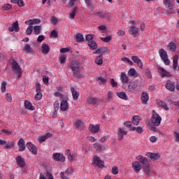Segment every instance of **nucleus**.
<instances>
[{
  "instance_id": "obj_1",
  "label": "nucleus",
  "mask_w": 179,
  "mask_h": 179,
  "mask_svg": "<svg viewBox=\"0 0 179 179\" xmlns=\"http://www.w3.org/2000/svg\"><path fill=\"white\" fill-rule=\"evenodd\" d=\"M70 68L73 71V77L76 78V79H80L82 78V75H80V64L79 62L72 61L70 63Z\"/></svg>"
},
{
  "instance_id": "obj_2",
  "label": "nucleus",
  "mask_w": 179,
  "mask_h": 179,
  "mask_svg": "<svg viewBox=\"0 0 179 179\" xmlns=\"http://www.w3.org/2000/svg\"><path fill=\"white\" fill-rule=\"evenodd\" d=\"M138 160L140 162V164H141V168L143 169L144 173L149 176L150 173V164H149V161L146 159V158L143 157L142 155H138L137 157Z\"/></svg>"
},
{
  "instance_id": "obj_3",
  "label": "nucleus",
  "mask_w": 179,
  "mask_h": 179,
  "mask_svg": "<svg viewBox=\"0 0 179 179\" xmlns=\"http://www.w3.org/2000/svg\"><path fill=\"white\" fill-rule=\"evenodd\" d=\"M12 71L16 76H17L18 79L22 78V75H23V72L22 71V68L19 66V64L17 62H13L12 63Z\"/></svg>"
},
{
  "instance_id": "obj_4",
  "label": "nucleus",
  "mask_w": 179,
  "mask_h": 179,
  "mask_svg": "<svg viewBox=\"0 0 179 179\" xmlns=\"http://www.w3.org/2000/svg\"><path fill=\"white\" fill-rule=\"evenodd\" d=\"M159 54L164 64L165 65H170V60L169 59V55H167V52H166L164 49H159Z\"/></svg>"
},
{
  "instance_id": "obj_5",
  "label": "nucleus",
  "mask_w": 179,
  "mask_h": 179,
  "mask_svg": "<svg viewBox=\"0 0 179 179\" xmlns=\"http://www.w3.org/2000/svg\"><path fill=\"white\" fill-rule=\"evenodd\" d=\"M164 5L169 9L166 11V15H171L173 13V9H174V0H164Z\"/></svg>"
},
{
  "instance_id": "obj_6",
  "label": "nucleus",
  "mask_w": 179,
  "mask_h": 179,
  "mask_svg": "<svg viewBox=\"0 0 179 179\" xmlns=\"http://www.w3.org/2000/svg\"><path fill=\"white\" fill-rule=\"evenodd\" d=\"M151 122L155 127H159L162 122V117H160L157 113L153 114L151 117Z\"/></svg>"
},
{
  "instance_id": "obj_7",
  "label": "nucleus",
  "mask_w": 179,
  "mask_h": 179,
  "mask_svg": "<svg viewBox=\"0 0 179 179\" xmlns=\"http://www.w3.org/2000/svg\"><path fill=\"white\" fill-rule=\"evenodd\" d=\"M36 94L35 95V100H41L43 98V94L41 93V85L39 83L36 84Z\"/></svg>"
},
{
  "instance_id": "obj_8",
  "label": "nucleus",
  "mask_w": 179,
  "mask_h": 179,
  "mask_svg": "<svg viewBox=\"0 0 179 179\" xmlns=\"http://www.w3.org/2000/svg\"><path fill=\"white\" fill-rule=\"evenodd\" d=\"M92 164L94 166H96V167H99V169H103L104 167V162L100 159V157L95 156L93 158Z\"/></svg>"
},
{
  "instance_id": "obj_9",
  "label": "nucleus",
  "mask_w": 179,
  "mask_h": 179,
  "mask_svg": "<svg viewBox=\"0 0 179 179\" xmlns=\"http://www.w3.org/2000/svg\"><path fill=\"white\" fill-rule=\"evenodd\" d=\"M69 108V106L68 105V97L66 96L64 99H62L60 103V110L62 111H66Z\"/></svg>"
},
{
  "instance_id": "obj_10",
  "label": "nucleus",
  "mask_w": 179,
  "mask_h": 179,
  "mask_svg": "<svg viewBox=\"0 0 179 179\" xmlns=\"http://www.w3.org/2000/svg\"><path fill=\"white\" fill-rule=\"evenodd\" d=\"M141 89V85H139V83L138 82H133L128 86V90L129 92H134V90H139Z\"/></svg>"
},
{
  "instance_id": "obj_11",
  "label": "nucleus",
  "mask_w": 179,
  "mask_h": 179,
  "mask_svg": "<svg viewBox=\"0 0 179 179\" xmlns=\"http://www.w3.org/2000/svg\"><path fill=\"white\" fill-rule=\"evenodd\" d=\"M157 69H158L159 73L162 75V78H164V77L170 78V76H171V74L170 73V72L166 71L164 68L158 66Z\"/></svg>"
},
{
  "instance_id": "obj_12",
  "label": "nucleus",
  "mask_w": 179,
  "mask_h": 179,
  "mask_svg": "<svg viewBox=\"0 0 179 179\" xmlns=\"http://www.w3.org/2000/svg\"><path fill=\"white\" fill-rule=\"evenodd\" d=\"M53 159L54 160H56V162H61V163H64V162H65V156L59 153H54Z\"/></svg>"
},
{
  "instance_id": "obj_13",
  "label": "nucleus",
  "mask_w": 179,
  "mask_h": 179,
  "mask_svg": "<svg viewBox=\"0 0 179 179\" xmlns=\"http://www.w3.org/2000/svg\"><path fill=\"white\" fill-rule=\"evenodd\" d=\"M131 59H132L134 63L136 64L138 67L141 69L143 68V63H142V60H141L138 56H131Z\"/></svg>"
},
{
  "instance_id": "obj_14",
  "label": "nucleus",
  "mask_w": 179,
  "mask_h": 179,
  "mask_svg": "<svg viewBox=\"0 0 179 179\" xmlns=\"http://www.w3.org/2000/svg\"><path fill=\"white\" fill-rule=\"evenodd\" d=\"M27 147L32 155H37V147L31 142L27 143Z\"/></svg>"
},
{
  "instance_id": "obj_15",
  "label": "nucleus",
  "mask_w": 179,
  "mask_h": 179,
  "mask_svg": "<svg viewBox=\"0 0 179 179\" xmlns=\"http://www.w3.org/2000/svg\"><path fill=\"white\" fill-rule=\"evenodd\" d=\"M87 102L88 104H92V106H94V104H99L100 103V99H99V98L89 96L87 99Z\"/></svg>"
},
{
  "instance_id": "obj_16",
  "label": "nucleus",
  "mask_w": 179,
  "mask_h": 179,
  "mask_svg": "<svg viewBox=\"0 0 179 179\" xmlns=\"http://www.w3.org/2000/svg\"><path fill=\"white\" fill-rule=\"evenodd\" d=\"M16 162L21 169H23L24 166H26V162H24V159H23L22 156H18L16 157Z\"/></svg>"
},
{
  "instance_id": "obj_17",
  "label": "nucleus",
  "mask_w": 179,
  "mask_h": 179,
  "mask_svg": "<svg viewBox=\"0 0 179 179\" xmlns=\"http://www.w3.org/2000/svg\"><path fill=\"white\" fill-rule=\"evenodd\" d=\"M49 138H52V135L51 133L48 132L44 136L39 137L38 142H39V143H43V142H45Z\"/></svg>"
},
{
  "instance_id": "obj_18",
  "label": "nucleus",
  "mask_w": 179,
  "mask_h": 179,
  "mask_svg": "<svg viewBox=\"0 0 179 179\" xmlns=\"http://www.w3.org/2000/svg\"><path fill=\"white\" fill-rule=\"evenodd\" d=\"M166 88L170 92H174L176 90L175 83L171 80H168L166 85Z\"/></svg>"
},
{
  "instance_id": "obj_19",
  "label": "nucleus",
  "mask_w": 179,
  "mask_h": 179,
  "mask_svg": "<svg viewBox=\"0 0 179 179\" xmlns=\"http://www.w3.org/2000/svg\"><path fill=\"white\" fill-rule=\"evenodd\" d=\"M146 156L150 159V160H158L160 159V154L153 153V152H147Z\"/></svg>"
},
{
  "instance_id": "obj_20",
  "label": "nucleus",
  "mask_w": 179,
  "mask_h": 179,
  "mask_svg": "<svg viewBox=\"0 0 179 179\" xmlns=\"http://www.w3.org/2000/svg\"><path fill=\"white\" fill-rule=\"evenodd\" d=\"M132 167L136 173H138V171H141V170H142V165L139 162H133Z\"/></svg>"
},
{
  "instance_id": "obj_21",
  "label": "nucleus",
  "mask_w": 179,
  "mask_h": 179,
  "mask_svg": "<svg viewBox=\"0 0 179 179\" xmlns=\"http://www.w3.org/2000/svg\"><path fill=\"white\" fill-rule=\"evenodd\" d=\"M128 134L127 131L122 129V128H119L117 131V139L118 141H122V138H124V136L127 135Z\"/></svg>"
},
{
  "instance_id": "obj_22",
  "label": "nucleus",
  "mask_w": 179,
  "mask_h": 179,
  "mask_svg": "<svg viewBox=\"0 0 179 179\" xmlns=\"http://www.w3.org/2000/svg\"><path fill=\"white\" fill-rule=\"evenodd\" d=\"M120 80L123 85H127V83H129V78H128V76L124 72L121 73L120 75Z\"/></svg>"
},
{
  "instance_id": "obj_23",
  "label": "nucleus",
  "mask_w": 179,
  "mask_h": 179,
  "mask_svg": "<svg viewBox=\"0 0 179 179\" xmlns=\"http://www.w3.org/2000/svg\"><path fill=\"white\" fill-rule=\"evenodd\" d=\"M89 130L92 132V134H97L100 131V126L99 124H90L89 127Z\"/></svg>"
},
{
  "instance_id": "obj_24",
  "label": "nucleus",
  "mask_w": 179,
  "mask_h": 179,
  "mask_svg": "<svg viewBox=\"0 0 179 179\" xmlns=\"http://www.w3.org/2000/svg\"><path fill=\"white\" fill-rule=\"evenodd\" d=\"M141 99L142 104H148V101L149 100V94H148V92H143Z\"/></svg>"
},
{
  "instance_id": "obj_25",
  "label": "nucleus",
  "mask_w": 179,
  "mask_h": 179,
  "mask_svg": "<svg viewBox=\"0 0 179 179\" xmlns=\"http://www.w3.org/2000/svg\"><path fill=\"white\" fill-rule=\"evenodd\" d=\"M9 31H19V22L16 21L13 22L12 26L8 28Z\"/></svg>"
},
{
  "instance_id": "obj_26",
  "label": "nucleus",
  "mask_w": 179,
  "mask_h": 179,
  "mask_svg": "<svg viewBox=\"0 0 179 179\" xmlns=\"http://www.w3.org/2000/svg\"><path fill=\"white\" fill-rule=\"evenodd\" d=\"M94 148L96 152H103V150H106V146L105 145H101L99 143H95L94 144Z\"/></svg>"
},
{
  "instance_id": "obj_27",
  "label": "nucleus",
  "mask_w": 179,
  "mask_h": 179,
  "mask_svg": "<svg viewBox=\"0 0 179 179\" xmlns=\"http://www.w3.org/2000/svg\"><path fill=\"white\" fill-rule=\"evenodd\" d=\"M17 145L20 152H23L26 149V145H24V140H23V138H20Z\"/></svg>"
},
{
  "instance_id": "obj_28",
  "label": "nucleus",
  "mask_w": 179,
  "mask_h": 179,
  "mask_svg": "<svg viewBox=\"0 0 179 179\" xmlns=\"http://www.w3.org/2000/svg\"><path fill=\"white\" fill-rule=\"evenodd\" d=\"M40 23H41V20L39 19H32L25 21V24H29V26H33V24H38Z\"/></svg>"
},
{
  "instance_id": "obj_29",
  "label": "nucleus",
  "mask_w": 179,
  "mask_h": 179,
  "mask_svg": "<svg viewBox=\"0 0 179 179\" xmlns=\"http://www.w3.org/2000/svg\"><path fill=\"white\" fill-rule=\"evenodd\" d=\"M95 16H98L99 17H102V19H108L110 15L108 13H106L104 11H100L95 13Z\"/></svg>"
},
{
  "instance_id": "obj_30",
  "label": "nucleus",
  "mask_w": 179,
  "mask_h": 179,
  "mask_svg": "<svg viewBox=\"0 0 179 179\" xmlns=\"http://www.w3.org/2000/svg\"><path fill=\"white\" fill-rule=\"evenodd\" d=\"M0 145H6V146L4 147V149H10L11 148H13L15 143H11L8 145L6 141L0 139Z\"/></svg>"
},
{
  "instance_id": "obj_31",
  "label": "nucleus",
  "mask_w": 179,
  "mask_h": 179,
  "mask_svg": "<svg viewBox=\"0 0 179 179\" xmlns=\"http://www.w3.org/2000/svg\"><path fill=\"white\" fill-rule=\"evenodd\" d=\"M87 45L90 46V50H97V43H96L94 41H90L87 43Z\"/></svg>"
},
{
  "instance_id": "obj_32",
  "label": "nucleus",
  "mask_w": 179,
  "mask_h": 179,
  "mask_svg": "<svg viewBox=\"0 0 179 179\" xmlns=\"http://www.w3.org/2000/svg\"><path fill=\"white\" fill-rule=\"evenodd\" d=\"M76 128L78 131H79V129H84L85 127L83 126V122H82V120H78L76 122Z\"/></svg>"
},
{
  "instance_id": "obj_33",
  "label": "nucleus",
  "mask_w": 179,
  "mask_h": 179,
  "mask_svg": "<svg viewBox=\"0 0 179 179\" xmlns=\"http://www.w3.org/2000/svg\"><path fill=\"white\" fill-rule=\"evenodd\" d=\"M24 107L27 110H30V111H33V110H34V106H33L31 102L27 100L24 101Z\"/></svg>"
},
{
  "instance_id": "obj_34",
  "label": "nucleus",
  "mask_w": 179,
  "mask_h": 179,
  "mask_svg": "<svg viewBox=\"0 0 179 179\" xmlns=\"http://www.w3.org/2000/svg\"><path fill=\"white\" fill-rule=\"evenodd\" d=\"M71 93H72V96H73V99L74 100V101H76V100H78V99H79V92L76 91L75 88H73V87H71Z\"/></svg>"
},
{
  "instance_id": "obj_35",
  "label": "nucleus",
  "mask_w": 179,
  "mask_h": 179,
  "mask_svg": "<svg viewBox=\"0 0 179 179\" xmlns=\"http://www.w3.org/2000/svg\"><path fill=\"white\" fill-rule=\"evenodd\" d=\"M76 41H77V43H83V41H85V37H83V35L80 33H78L76 36Z\"/></svg>"
},
{
  "instance_id": "obj_36",
  "label": "nucleus",
  "mask_w": 179,
  "mask_h": 179,
  "mask_svg": "<svg viewBox=\"0 0 179 179\" xmlns=\"http://www.w3.org/2000/svg\"><path fill=\"white\" fill-rule=\"evenodd\" d=\"M168 48L171 52H174L177 50V46L174 42H171L168 45Z\"/></svg>"
},
{
  "instance_id": "obj_37",
  "label": "nucleus",
  "mask_w": 179,
  "mask_h": 179,
  "mask_svg": "<svg viewBox=\"0 0 179 179\" xmlns=\"http://www.w3.org/2000/svg\"><path fill=\"white\" fill-rule=\"evenodd\" d=\"M41 48L43 54H48L50 52V46L46 43L43 44Z\"/></svg>"
},
{
  "instance_id": "obj_38",
  "label": "nucleus",
  "mask_w": 179,
  "mask_h": 179,
  "mask_svg": "<svg viewBox=\"0 0 179 179\" xmlns=\"http://www.w3.org/2000/svg\"><path fill=\"white\" fill-rule=\"evenodd\" d=\"M158 106H159L162 108H164V110H166V111H169V106H167V103L163 101H159L157 102Z\"/></svg>"
},
{
  "instance_id": "obj_39",
  "label": "nucleus",
  "mask_w": 179,
  "mask_h": 179,
  "mask_svg": "<svg viewBox=\"0 0 179 179\" xmlns=\"http://www.w3.org/2000/svg\"><path fill=\"white\" fill-rule=\"evenodd\" d=\"M94 62L95 64H96V65H103V56L100 55L99 57H96L95 58Z\"/></svg>"
},
{
  "instance_id": "obj_40",
  "label": "nucleus",
  "mask_w": 179,
  "mask_h": 179,
  "mask_svg": "<svg viewBox=\"0 0 179 179\" xmlns=\"http://www.w3.org/2000/svg\"><path fill=\"white\" fill-rule=\"evenodd\" d=\"M117 96L122 99V100H128V96H127V94L124 92H117Z\"/></svg>"
},
{
  "instance_id": "obj_41",
  "label": "nucleus",
  "mask_w": 179,
  "mask_h": 179,
  "mask_svg": "<svg viewBox=\"0 0 179 179\" xmlns=\"http://www.w3.org/2000/svg\"><path fill=\"white\" fill-rule=\"evenodd\" d=\"M173 69H177V66H178V55H175L173 57Z\"/></svg>"
},
{
  "instance_id": "obj_42",
  "label": "nucleus",
  "mask_w": 179,
  "mask_h": 179,
  "mask_svg": "<svg viewBox=\"0 0 179 179\" xmlns=\"http://www.w3.org/2000/svg\"><path fill=\"white\" fill-rule=\"evenodd\" d=\"M24 50L25 52H27V54H34V52L31 49V48L30 47V45H26L24 48Z\"/></svg>"
},
{
  "instance_id": "obj_43",
  "label": "nucleus",
  "mask_w": 179,
  "mask_h": 179,
  "mask_svg": "<svg viewBox=\"0 0 179 179\" xmlns=\"http://www.w3.org/2000/svg\"><path fill=\"white\" fill-rule=\"evenodd\" d=\"M96 82H99V85H106L107 79L102 77H99L96 78Z\"/></svg>"
},
{
  "instance_id": "obj_44",
  "label": "nucleus",
  "mask_w": 179,
  "mask_h": 179,
  "mask_svg": "<svg viewBox=\"0 0 179 179\" xmlns=\"http://www.w3.org/2000/svg\"><path fill=\"white\" fill-rule=\"evenodd\" d=\"M124 125L127 128H130V131H136V127H132V123H131V122H124Z\"/></svg>"
},
{
  "instance_id": "obj_45",
  "label": "nucleus",
  "mask_w": 179,
  "mask_h": 179,
  "mask_svg": "<svg viewBox=\"0 0 179 179\" xmlns=\"http://www.w3.org/2000/svg\"><path fill=\"white\" fill-rule=\"evenodd\" d=\"M34 34L38 35L41 33V26L34 27Z\"/></svg>"
},
{
  "instance_id": "obj_46",
  "label": "nucleus",
  "mask_w": 179,
  "mask_h": 179,
  "mask_svg": "<svg viewBox=\"0 0 179 179\" xmlns=\"http://www.w3.org/2000/svg\"><path fill=\"white\" fill-rule=\"evenodd\" d=\"M77 12H78V8H74L73 11L69 14V19H75V16Z\"/></svg>"
},
{
  "instance_id": "obj_47",
  "label": "nucleus",
  "mask_w": 179,
  "mask_h": 179,
  "mask_svg": "<svg viewBox=\"0 0 179 179\" xmlns=\"http://www.w3.org/2000/svg\"><path fill=\"white\" fill-rule=\"evenodd\" d=\"M54 115H55V114H57V112L59 110V102L58 101H56L54 103Z\"/></svg>"
},
{
  "instance_id": "obj_48",
  "label": "nucleus",
  "mask_w": 179,
  "mask_h": 179,
  "mask_svg": "<svg viewBox=\"0 0 179 179\" xmlns=\"http://www.w3.org/2000/svg\"><path fill=\"white\" fill-rule=\"evenodd\" d=\"M132 124H134V125L139 124V117L138 116H134L132 117Z\"/></svg>"
},
{
  "instance_id": "obj_49",
  "label": "nucleus",
  "mask_w": 179,
  "mask_h": 179,
  "mask_svg": "<svg viewBox=\"0 0 179 179\" xmlns=\"http://www.w3.org/2000/svg\"><path fill=\"white\" fill-rule=\"evenodd\" d=\"M113 37L111 36H107V37H101V40L103 41V43H110L111 41V39Z\"/></svg>"
},
{
  "instance_id": "obj_50",
  "label": "nucleus",
  "mask_w": 179,
  "mask_h": 179,
  "mask_svg": "<svg viewBox=\"0 0 179 179\" xmlns=\"http://www.w3.org/2000/svg\"><path fill=\"white\" fill-rule=\"evenodd\" d=\"M55 97H59L60 100H64L65 98H66V96L63 95L58 92L55 93Z\"/></svg>"
},
{
  "instance_id": "obj_51",
  "label": "nucleus",
  "mask_w": 179,
  "mask_h": 179,
  "mask_svg": "<svg viewBox=\"0 0 179 179\" xmlns=\"http://www.w3.org/2000/svg\"><path fill=\"white\" fill-rule=\"evenodd\" d=\"M88 9H93V4L90 0H84Z\"/></svg>"
},
{
  "instance_id": "obj_52",
  "label": "nucleus",
  "mask_w": 179,
  "mask_h": 179,
  "mask_svg": "<svg viewBox=\"0 0 179 179\" xmlns=\"http://www.w3.org/2000/svg\"><path fill=\"white\" fill-rule=\"evenodd\" d=\"M131 31L132 34H135V36H136V34L139 33V29L136 27H131Z\"/></svg>"
},
{
  "instance_id": "obj_53",
  "label": "nucleus",
  "mask_w": 179,
  "mask_h": 179,
  "mask_svg": "<svg viewBox=\"0 0 179 179\" xmlns=\"http://www.w3.org/2000/svg\"><path fill=\"white\" fill-rule=\"evenodd\" d=\"M147 127L151 129V131H153V132H157V128L156 127V126H153L152 124H150V123H147Z\"/></svg>"
},
{
  "instance_id": "obj_54",
  "label": "nucleus",
  "mask_w": 179,
  "mask_h": 179,
  "mask_svg": "<svg viewBox=\"0 0 179 179\" xmlns=\"http://www.w3.org/2000/svg\"><path fill=\"white\" fill-rule=\"evenodd\" d=\"M6 85L7 83L6 81L2 82L1 83V90L3 93H5V92H6Z\"/></svg>"
},
{
  "instance_id": "obj_55",
  "label": "nucleus",
  "mask_w": 179,
  "mask_h": 179,
  "mask_svg": "<svg viewBox=\"0 0 179 179\" xmlns=\"http://www.w3.org/2000/svg\"><path fill=\"white\" fill-rule=\"evenodd\" d=\"M122 61H123V62H128V64L130 66L134 65V63L132 62V61H131L128 57L122 58Z\"/></svg>"
},
{
  "instance_id": "obj_56",
  "label": "nucleus",
  "mask_w": 179,
  "mask_h": 179,
  "mask_svg": "<svg viewBox=\"0 0 179 179\" xmlns=\"http://www.w3.org/2000/svg\"><path fill=\"white\" fill-rule=\"evenodd\" d=\"M26 33L28 36H30V34H31V33H33V27L32 25H29L27 30H26Z\"/></svg>"
},
{
  "instance_id": "obj_57",
  "label": "nucleus",
  "mask_w": 179,
  "mask_h": 179,
  "mask_svg": "<svg viewBox=\"0 0 179 179\" xmlns=\"http://www.w3.org/2000/svg\"><path fill=\"white\" fill-rule=\"evenodd\" d=\"M135 73H136V71L134 68L130 69L128 72L129 76H135Z\"/></svg>"
},
{
  "instance_id": "obj_58",
  "label": "nucleus",
  "mask_w": 179,
  "mask_h": 179,
  "mask_svg": "<svg viewBox=\"0 0 179 179\" xmlns=\"http://www.w3.org/2000/svg\"><path fill=\"white\" fill-rule=\"evenodd\" d=\"M50 37H52L53 38H57L58 37V32H57L56 30H53L50 33Z\"/></svg>"
},
{
  "instance_id": "obj_59",
  "label": "nucleus",
  "mask_w": 179,
  "mask_h": 179,
  "mask_svg": "<svg viewBox=\"0 0 179 179\" xmlns=\"http://www.w3.org/2000/svg\"><path fill=\"white\" fill-rule=\"evenodd\" d=\"M2 8L4 9V10H9V9L12 8V5L9 3H6L3 6H2Z\"/></svg>"
},
{
  "instance_id": "obj_60",
  "label": "nucleus",
  "mask_w": 179,
  "mask_h": 179,
  "mask_svg": "<svg viewBox=\"0 0 179 179\" xmlns=\"http://www.w3.org/2000/svg\"><path fill=\"white\" fill-rule=\"evenodd\" d=\"M60 64H65L66 61V57L64 56V55H62L60 56Z\"/></svg>"
},
{
  "instance_id": "obj_61",
  "label": "nucleus",
  "mask_w": 179,
  "mask_h": 179,
  "mask_svg": "<svg viewBox=\"0 0 179 179\" xmlns=\"http://www.w3.org/2000/svg\"><path fill=\"white\" fill-rule=\"evenodd\" d=\"M173 136L175 142H179V133H177L176 131L173 132Z\"/></svg>"
},
{
  "instance_id": "obj_62",
  "label": "nucleus",
  "mask_w": 179,
  "mask_h": 179,
  "mask_svg": "<svg viewBox=\"0 0 179 179\" xmlns=\"http://www.w3.org/2000/svg\"><path fill=\"white\" fill-rule=\"evenodd\" d=\"M112 174H114V176H115L116 174H118V167L113 166L112 168Z\"/></svg>"
},
{
  "instance_id": "obj_63",
  "label": "nucleus",
  "mask_w": 179,
  "mask_h": 179,
  "mask_svg": "<svg viewBox=\"0 0 179 179\" xmlns=\"http://www.w3.org/2000/svg\"><path fill=\"white\" fill-rule=\"evenodd\" d=\"M50 22L52 24H53V25L55 26V24L58 23V19H57L56 17H52Z\"/></svg>"
},
{
  "instance_id": "obj_64",
  "label": "nucleus",
  "mask_w": 179,
  "mask_h": 179,
  "mask_svg": "<svg viewBox=\"0 0 179 179\" xmlns=\"http://www.w3.org/2000/svg\"><path fill=\"white\" fill-rule=\"evenodd\" d=\"M98 54H104V52H106V48H100L98 50Z\"/></svg>"
}]
</instances>
